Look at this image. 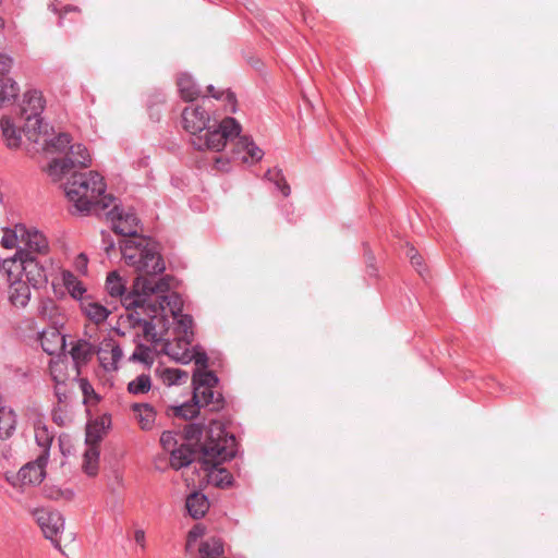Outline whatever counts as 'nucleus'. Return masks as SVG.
I'll list each match as a JSON object with an SVG mask.
<instances>
[{
	"label": "nucleus",
	"instance_id": "f257e3e1",
	"mask_svg": "<svg viewBox=\"0 0 558 558\" xmlns=\"http://www.w3.org/2000/svg\"><path fill=\"white\" fill-rule=\"evenodd\" d=\"M105 215L112 231L126 238L119 244L128 266L148 275H160L166 270L160 243L150 236L138 234L142 229L141 220L132 209L124 210L120 204L114 203Z\"/></svg>",
	"mask_w": 558,
	"mask_h": 558
},
{
	"label": "nucleus",
	"instance_id": "f03ea898",
	"mask_svg": "<svg viewBox=\"0 0 558 558\" xmlns=\"http://www.w3.org/2000/svg\"><path fill=\"white\" fill-rule=\"evenodd\" d=\"M236 453L238 441L234 434L228 433L222 422L210 420L206 429V439L195 461L208 473L217 487L227 488L232 485V474L220 465L231 461Z\"/></svg>",
	"mask_w": 558,
	"mask_h": 558
},
{
	"label": "nucleus",
	"instance_id": "7ed1b4c3",
	"mask_svg": "<svg viewBox=\"0 0 558 558\" xmlns=\"http://www.w3.org/2000/svg\"><path fill=\"white\" fill-rule=\"evenodd\" d=\"M104 178L94 171L74 173L64 184V193L78 213L99 215L117 201L111 194H105Z\"/></svg>",
	"mask_w": 558,
	"mask_h": 558
},
{
	"label": "nucleus",
	"instance_id": "20e7f679",
	"mask_svg": "<svg viewBox=\"0 0 558 558\" xmlns=\"http://www.w3.org/2000/svg\"><path fill=\"white\" fill-rule=\"evenodd\" d=\"M133 281V288L129 293L119 295L121 304L126 311L140 308L149 318H156L159 310H162V303H154L150 296L156 293H167L170 290V277L165 276L155 280L156 275L140 272Z\"/></svg>",
	"mask_w": 558,
	"mask_h": 558
},
{
	"label": "nucleus",
	"instance_id": "39448f33",
	"mask_svg": "<svg viewBox=\"0 0 558 558\" xmlns=\"http://www.w3.org/2000/svg\"><path fill=\"white\" fill-rule=\"evenodd\" d=\"M14 272L19 276L23 272L27 279L26 282L38 290L47 287L49 278L54 272V268L51 258H39L36 255H32V252L28 251H16Z\"/></svg>",
	"mask_w": 558,
	"mask_h": 558
},
{
	"label": "nucleus",
	"instance_id": "423d86ee",
	"mask_svg": "<svg viewBox=\"0 0 558 558\" xmlns=\"http://www.w3.org/2000/svg\"><path fill=\"white\" fill-rule=\"evenodd\" d=\"M242 126L238 120L227 117L213 130L208 125L204 135H198L193 140V145L198 150L221 151L228 141L240 136Z\"/></svg>",
	"mask_w": 558,
	"mask_h": 558
},
{
	"label": "nucleus",
	"instance_id": "0eeeda50",
	"mask_svg": "<svg viewBox=\"0 0 558 558\" xmlns=\"http://www.w3.org/2000/svg\"><path fill=\"white\" fill-rule=\"evenodd\" d=\"M177 433L173 430H165L160 436V444L162 448L170 452V465L174 470L189 466L196 460L201 452V447L193 444H178Z\"/></svg>",
	"mask_w": 558,
	"mask_h": 558
},
{
	"label": "nucleus",
	"instance_id": "6e6552de",
	"mask_svg": "<svg viewBox=\"0 0 558 558\" xmlns=\"http://www.w3.org/2000/svg\"><path fill=\"white\" fill-rule=\"evenodd\" d=\"M34 519L40 526L46 538L50 539L54 546H59L58 541L54 538L64 529V519L57 510H49L45 508L35 509L33 511Z\"/></svg>",
	"mask_w": 558,
	"mask_h": 558
},
{
	"label": "nucleus",
	"instance_id": "1a4fd4ad",
	"mask_svg": "<svg viewBox=\"0 0 558 558\" xmlns=\"http://www.w3.org/2000/svg\"><path fill=\"white\" fill-rule=\"evenodd\" d=\"M45 109V99L39 90L32 89L24 94L22 111L25 116L27 125L34 120V131L41 132L43 118Z\"/></svg>",
	"mask_w": 558,
	"mask_h": 558
},
{
	"label": "nucleus",
	"instance_id": "9d476101",
	"mask_svg": "<svg viewBox=\"0 0 558 558\" xmlns=\"http://www.w3.org/2000/svg\"><path fill=\"white\" fill-rule=\"evenodd\" d=\"M13 58L7 53H0V108L5 104L15 100L19 96V85L11 77L5 75L10 72Z\"/></svg>",
	"mask_w": 558,
	"mask_h": 558
},
{
	"label": "nucleus",
	"instance_id": "9b49d317",
	"mask_svg": "<svg viewBox=\"0 0 558 558\" xmlns=\"http://www.w3.org/2000/svg\"><path fill=\"white\" fill-rule=\"evenodd\" d=\"M100 365L107 372H113L118 369V363L123 356L121 347L110 337L104 338V340L96 347V352Z\"/></svg>",
	"mask_w": 558,
	"mask_h": 558
},
{
	"label": "nucleus",
	"instance_id": "f8f14e48",
	"mask_svg": "<svg viewBox=\"0 0 558 558\" xmlns=\"http://www.w3.org/2000/svg\"><path fill=\"white\" fill-rule=\"evenodd\" d=\"M210 122V116L202 106L186 107L182 111V124L186 132L196 135L205 131Z\"/></svg>",
	"mask_w": 558,
	"mask_h": 558
},
{
	"label": "nucleus",
	"instance_id": "ddd939ff",
	"mask_svg": "<svg viewBox=\"0 0 558 558\" xmlns=\"http://www.w3.org/2000/svg\"><path fill=\"white\" fill-rule=\"evenodd\" d=\"M9 282V301L17 308H24L31 300V289L26 281H22L19 275L13 274Z\"/></svg>",
	"mask_w": 558,
	"mask_h": 558
},
{
	"label": "nucleus",
	"instance_id": "4468645a",
	"mask_svg": "<svg viewBox=\"0 0 558 558\" xmlns=\"http://www.w3.org/2000/svg\"><path fill=\"white\" fill-rule=\"evenodd\" d=\"M174 327L173 331L177 336V347H181V343L185 345H191L194 341V331H193V317L190 314H178L177 317H173Z\"/></svg>",
	"mask_w": 558,
	"mask_h": 558
},
{
	"label": "nucleus",
	"instance_id": "2eb2a0df",
	"mask_svg": "<svg viewBox=\"0 0 558 558\" xmlns=\"http://www.w3.org/2000/svg\"><path fill=\"white\" fill-rule=\"evenodd\" d=\"M39 340L43 350L49 355L59 354L65 348V337L56 328L41 331Z\"/></svg>",
	"mask_w": 558,
	"mask_h": 558
},
{
	"label": "nucleus",
	"instance_id": "dca6fc26",
	"mask_svg": "<svg viewBox=\"0 0 558 558\" xmlns=\"http://www.w3.org/2000/svg\"><path fill=\"white\" fill-rule=\"evenodd\" d=\"M96 352V345L88 340L78 339L71 348L72 361L80 373V367L86 365Z\"/></svg>",
	"mask_w": 558,
	"mask_h": 558
},
{
	"label": "nucleus",
	"instance_id": "f3484780",
	"mask_svg": "<svg viewBox=\"0 0 558 558\" xmlns=\"http://www.w3.org/2000/svg\"><path fill=\"white\" fill-rule=\"evenodd\" d=\"M48 463H39L38 458L22 466L17 473L19 478L23 484L38 485L46 476V466Z\"/></svg>",
	"mask_w": 558,
	"mask_h": 558
},
{
	"label": "nucleus",
	"instance_id": "a211bd4d",
	"mask_svg": "<svg viewBox=\"0 0 558 558\" xmlns=\"http://www.w3.org/2000/svg\"><path fill=\"white\" fill-rule=\"evenodd\" d=\"M35 440L38 447L41 448V453L38 456V462L41 464L48 463L53 435L49 432L48 426L41 421H37L35 423Z\"/></svg>",
	"mask_w": 558,
	"mask_h": 558
},
{
	"label": "nucleus",
	"instance_id": "6ab92c4d",
	"mask_svg": "<svg viewBox=\"0 0 558 558\" xmlns=\"http://www.w3.org/2000/svg\"><path fill=\"white\" fill-rule=\"evenodd\" d=\"M199 396L198 392H193L192 399L179 405L168 407L166 413L168 416L181 417L184 420H192L199 414Z\"/></svg>",
	"mask_w": 558,
	"mask_h": 558
},
{
	"label": "nucleus",
	"instance_id": "aec40b11",
	"mask_svg": "<svg viewBox=\"0 0 558 558\" xmlns=\"http://www.w3.org/2000/svg\"><path fill=\"white\" fill-rule=\"evenodd\" d=\"M24 236L25 247L19 251H28L32 252V255L46 254L48 252V241L41 232L25 228Z\"/></svg>",
	"mask_w": 558,
	"mask_h": 558
},
{
	"label": "nucleus",
	"instance_id": "412c9836",
	"mask_svg": "<svg viewBox=\"0 0 558 558\" xmlns=\"http://www.w3.org/2000/svg\"><path fill=\"white\" fill-rule=\"evenodd\" d=\"M185 507L193 519H202L209 509V500L205 494L193 492L187 496Z\"/></svg>",
	"mask_w": 558,
	"mask_h": 558
},
{
	"label": "nucleus",
	"instance_id": "4be33fe9",
	"mask_svg": "<svg viewBox=\"0 0 558 558\" xmlns=\"http://www.w3.org/2000/svg\"><path fill=\"white\" fill-rule=\"evenodd\" d=\"M0 129L9 149H16L21 146L22 132L14 125L9 117H2L0 119Z\"/></svg>",
	"mask_w": 558,
	"mask_h": 558
},
{
	"label": "nucleus",
	"instance_id": "5701e85b",
	"mask_svg": "<svg viewBox=\"0 0 558 558\" xmlns=\"http://www.w3.org/2000/svg\"><path fill=\"white\" fill-rule=\"evenodd\" d=\"M17 424V415L10 407L0 405V439L5 440L13 436Z\"/></svg>",
	"mask_w": 558,
	"mask_h": 558
},
{
	"label": "nucleus",
	"instance_id": "b1692460",
	"mask_svg": "<svg viewBox=\"0 0 558 558\" xmlns=\"http://www.w3.org/2000/svg\"><path fill=\"white\" fill-rule=\"evenodd\" d=\"M177 84L180 97L184 101H193L201 96V87L189 73H181Z\"/></svg>",
	"mask_w": 558,
	"mask_h": 558
},
{
	"label": "nucleus",
	"instance_id": "393cba45",
	"mask_svg": "<svg viewBox=\"0 0 558 558\" xmlns=\"http://www.w3.org/2000/svg\"><path fill=\"white\" fill-rule=\"evenodd\" d=\"M226 400L221 392H215L214 388L204 387L199 392V405L208 408L211 412H219L225 408Z\"/></svg>",
	"mask_w": 558,
	"mask_h": 558
},
{
	"label": "nucleus",
	"instance_id": "a878e982",
	"mask_svg": "<svg viewBox=\"0 0 558 558\" xmlns=\"http://www.w3.org/2000/svg\"><path fill=\"white\" fill-rule=\"evenodd\" d=\"M110 421L105 417L95 420L86 425L85 442L89 447H97L102 439Z\"/></svg>",
	"mask_w": 558,
	"mask_h": 558
},
{
	"label": "nucleus",
	"instance_id": "bb28decb",
	"mask_svg": "<svg viewBox=\"0 0 558 558\" xmlns=\"http://www.w3.org/2000/svg\"><path fill=\"white\" fill-rule=\"evenodd\" d=\"M219 384V377L213 371L197 369L192 376L193 392H201L204 387L215 388Z\"/></svg>",
	"mask_w": 558,
	"mask_h": 558
},
{
	"label": "nucleus",
	"instance_id": "cd10ccee",
	"mask_svg": "<svg viewBox=\"0 0 558 558\" xmlns=\"http://www.w3.org/2000/svg\"><path fill=\"white\" fill-rule=\"evenodd\" d=\"M82 311L88 319L96 325L104 323L110 315V310L98 302L85 301L82 303Z\"/></svg>",
	"mask_w": 558,
	"mask_h": 558
},
{
	"label": "nucleus",
	"instance_id": "c85d7f7f",
	"mask_svg": "<svg viewBox=\"0 0 558 558\" xmlns=\"http://www.w3.org/2000/svg\"><path fill=\"white\" fill-rule=\"evenodd\" d=\"M198 551L202 558H217L223 555V542L217 536L209 537L201 543Z\"/></svg>",
	"mask_w": 558,
	"mask_h": 558
},
{
	"label": "nucleus",
	"instance_id": "c756f323",
	"mask_svg": "<svg viewBox=\"0 0 558 558\" xmlns=\"http://www.w3.org/2000/svg\"><path fill=\"white\" fill-rule=\"evenodd\" d=\"M132 410L138 414L141 427L143 429H151L155 420L156 411L149 403H134Z\"/></svg>",
	"mask_w": 558,
	"mask_h": 558
},
{
	"label": "nucleus",
	"instance_id": "7c9ffc66",
	"mask_svg": "<svg viewBox=\"0 0 558 558\" xmlns=\"http://www.w3.org/2000/svg\"><path fill=\"white\" fill-rule=\"evenodd\" d=\"M100 452L98 447H89L83 456V470L88 476H96L99 469Z\"/></svg>",
	"mask_w": 558,
	"mask_h": 558
},
{
	"label": "nucleus",
	"instance_id": "2f4dec72",
	"mask_svg": "<svg viewBox=\"0 0 558 558\" xmlns=\"http://www.w3.org/2000/svg\"><path fill=\"white\" fill-rule=\"evenodd\" d=\"M156 373L159 375L161 380L167 386H173L179 385L182 383L183 379L187 378V372L180 369V368H157Z\"/></svg>",
	"mask_w": 558,
	"mask_h": 558
},
{
	"label": "nucleus",
	"instance_id": "473e14b6",
	"mask_svg": "<svg viewBox=\"0 0 558 558\" xmlns=\"http://www.w3.org/2000/svg\"><path fill=\"white\" fill-rule=\"evenodd\" d=\"M62 276L63 283L68 289L70 295L75 300H81L83 294L86 292V289L83 286L82 281H80L77 277L69 270L63 271Z\"/></svg>",
	"mask_w": 558,
	"mask_h": 558
},
{
	"label": "nucleus",
	"instance_id": "72a5a7b5",
	"mask_svg": "<svg viewBox=\"0 0 558 558\" xmlns=\"http://www.w3.org/2000/svg\"><path fill=\"white\" fill-rule=\"evenodd\" d=\"M159 298L160 301L158 303H162L163 306L162 310H159V314L165 312L166 307L169 308L172 317H177L178 314L183 312V300L179 293L172 292L170 295H160Z\"/></svg>",
	"mask_w": 558,
	"mask_h": 558
},
{
	"label": "nucleus",
	"instance_id": "f704fd0d",
	"mask_svg": "<svg viewBox=\"0 0 558 558\" xmlns=\"http://www.w3.org/2000/svg\"><path fill=\"white\" fill-rule=\"evenodd\" d=\"M265 179L269 180L275 184L278 191L282 193L283 196H289L291 193L290 185L288 184L283 172L280 168L268 169L265 173Z\"/></svg>",
	"mask_w": 558,
	"mask_h": 558
},
{
	"label": "nucleus",
	"instance_id": "c9c22d12",
	"mask_svg": "<svg viewBox=\"0 0 558 558\" xmlns=\"http://www.w3.org/2000/svg\"><path fill=\"white\" fill-rule=\"evenodd\" d=\"M151 388V378L148 374H141L128 384V392L132 395L147 393Z\"/></svg>",
	"mask_w": 558,
	"mask_h": 558
},
{
	"label": "nucleus",
	"instance_id": "e433bc0d",
	"mask_svg": "<svg viewBox=\"0 0 558 558\" xmlns=\"http://www.w3.org/2000/svg\"><path fill=\"white\" fill-rule=\"evenodd\" d=\"M106 288L110 296L117 298L125 292V283L117 271H111L107 276Z\"/></svg>",
	"mask_w": 558,
	"mask_h": 558
},
{
	"label": "nucleus",
	"instance_id": "4c0bfd02",
	"mask_svg": "<svg viewBox=\"0 0 558 558\" xmlns=\"http://www.w3.org/2000/svg\"><path fill=\"white\" fill-rule=\"evenodd\" d=\"M239 145L242 147V149L246 153V155L254 161L262 160L264 156V151L262 148H259L252 137L250 136H242L239 138Z\"/></svg>",
	"mask_w": 558,
	"mask_h": 558
},
{
	"label": "nucleus",
	"instance_id": "58836bf2",
	"mask_svg": "<svg viewBox=\"0 0 558 558\" xmlns=\"http://www.w3.org/2000/svg\"><path fill=\"white\" fill-rule=\"evenodd\" d=\"M74 166H77L73 157H64L63 159H53L49 165L51 175L68 173Z\"/></svg>",
	"mask_w": 558,
	"mask_h": 558
},
{
	"label": "nucleus",
	"instance_id": "ea45409f",
	"mask_svg": "<svg viewBox=\"0 0 558 558\" xmlns=\"http://www.w3.org/2000/svg\"><path fill=\"white\" fill-rule=\"evenodd\" d=\"M70 153L72 157L75 159L77 166L82 168H86L90 165L92 158L88 153V149L83 144H74L70 146Z\"/></svg>",
	"mask_w": 558,
	"mask_h": 558
},
{
	"label": "nucleus",
	"instance_id": "a19ab883",
	"mask_svg": "<svg viewBox=\"0 0 558 558\" xmlns=\"http://www.w3.org/2000/svg\"><path fill=\"white\" fill-rule=\"evenodd\" d=\"M204 432L203 424L199 423H190L187 424L183 429V438L186 441L185 444H192V441H195L194 445H197L198 447H202L203 445H198L202 435Z\"/></svg>",
	"mask_w": 558,
	"mask_h": 558
},
{
	"label": "nucleus",
	"instance_id": "79ce46f5",
	"mask_svg": "<svg viewBox=\"0 0 558 558\" xmlns=\"http://www.w3.org/2000/svg\"><path fill=\"white\" fill-rule=\"evenodd\" d=\"M130 361L132 362H141L145 364L146 366L150 367L154 363V359L150 355V349L149 347L140 343L135 351L130 356Z\"/></svg>",
	"mask_w": 558,
	"mask_h": 558
},
{
	"label": "nucleus",
	"instance_id": "37998d69",
	"mask_svg": "<svg viewBox=\"0 0 558 558\" xmlns=\"http://www.w3.org/2000/svg\"><path fill=\"white\" fill-rule=\"evenodd\" d=\"M24 231L25 226L23 225H16L14 230L7 229L1 239L2 246L5 248H13L14 246H16L19 236L17 233L20 232L21 236L24 238Z\"/></svg>",
	"mask_w": 558,
	"mask_h": 558
},
{
	"label": "nucleus",
	"instance_id": "c03bdc74",
	"mask_svg": "<svg viewBox=\"0 0 558 558\" xmlns=\"http://www.w3.org/2000/svg\"><path fill=\"white\" fill-rule=\"evenodd\" d=\"M57 311L56 304L51 298H41L37 307V314L40 318L51 319Z\"/></svg>",
	"mask_w": 558,
	"mask_h": 558
},
{
	"label": "nucleus",
	"instance_id": "a18cd8bd",
	"mask_svg": "<svg viewBox=\"0 0 558 558\" xmlns=\"http://www.w3.org/2000/svg\"><path fill=\"white\" fill-rule=\"evenodd\" d=\"M80 386V389L84 396V402L86 403L88 400H94L96 402L100 401V396L96 393L93 385L85 377H81L76 379Z\"/></svg>",
	"mask_w": 558,
	"mask_h": 558
},
{
	"label": "nucleus",
	"instance_id": "49530a36",
	"mask_svg": "<svg viewBox=\"0 0 558 558\" xmlns=\"http://www.w3.org/2000/svg\"><path fill=\"white\" fill-rule=\"evenodd\" d=\"M191 353L193 356L192 361H194L201 369H206L208 367V355L199 344L194 345Z\"/></svg>",
	"mask_w": 558,
	"mask_h": 558
},
{
	"label": "nucleus",
	"instance_id": "de8ad7c7",
	"mask_svg": "<svg viewBox=\"0 0 558 558\" xmlns=\"http://www.w3.org/2000/svg\"><path fill=\"white\" fill-rule=\"evenodd\" d=\"M71 136L68 133H60L50 140L49 145L58 151L70 148Z\"/></svg>",
	"mask_w": 558,
	"mask_h": 558
},
{
	"label": "nucleus",
	"instance_id": "09e8293b",
	"mask_svg": "<svg viewBox=\"0 0 558 558\" xmlns=\"http://www.w3.org/2000/svg\"><path fill=\"white\" fill-rule=\"evenodd\" d=\"M52 380L54 381V396L58 399L59 403H64L68 400L66 393V385L64 380H60L58 376L52 375Z\"/></svg>",
	"mask_w": 558,
	"mask_h": 558
},
{
	"label": "nucleus",
	"instance_id": "8fccbe9b",
	"mask_svg": "<svg viewBox=\"0 0 558 558\" xmlns=\"http://www.w3.org/2000/svg\"><path fill=\"white\" fill-rule=\"evenodd\" d=\"M15 265H16V253L11 258H0V272H4L8 277V281H11V277H13V274L15 271Z\"/></svg>",
	"mask_w": 558,
	"mask_h": 558
},
{
	"label": "nucleus",
	"instance_id": "3c124183",
	"mask_svg": "<svg viewBox=\"0 0 558 558\" xmlns=\"http://www.w3.org/2000/svg\"><path fill=\"white\" fill-rule=\"evenodd\" d=\"M179 349H182V352L179 353H174L172 355V359L178 362V363H181L183 365H186L189 364L192 360H193V356H192V353H191V350H190V345H185L184 343H181V347H178Z\"/></svg>",
	"mask_w": 558,
	"mask_h": 558
},
{
	"label": "nucleus",
	"instance_id": "603ef678",
	"mask_svg": "<svg viewBox=\"0 0 558 558\" xmlns=\"http://www.w3.org/2000/svg\"><path fill=\"white\" fill-rule=\"evenodd\" d=\"M101 235V248L109 256L110 252L114 248L116 242L109 231L102 230Z\"/></svg>",
	"mask_w": 558,
	"mask_h": 558
},
{
	"label": "nucleus",
	"instance_id": "864d4df0",
	"mask_svg": "<svg viewBox=\"0 0 558 558\" xmlns=\"http://www.w3.org/2000/svg\"><path fill=\"white\" fill-rule=\"evenodd\" d=\"M142 314L145 315V313L140 308H133L130 311L128 314V320L131 327L134 328L142 325V323L146 319L142 316Z\"/></svg>",
	"mask_w": 558,
	"mask_h": 558
},
{
	"label": "nucleus",
	"instance_id": "5fc2aeb1",
	"mask_svg": "<svg viewBox=\"0 0 558 558\" xmlns=\"http://www.w3.org/2000/svg\"><path fill=\"white\" fill-rule=\"evenodd\" d=\"M154 102V106L157 108L162 109L165 102H166V95L162 90H155L151 94H149L147 98V105H151Z\"/></svg>",
	"mask_w": 558,
	"mask_h": 558
},
{
	"label": "nucleus",
	"instance_id": "6e6d98bb",
	"mask_svg": "<svg viewBox=\"0 0 558 558\" xmlns=\"http://www.w3.org/2000/svg\"><path fill=\"white\" fill-rule=\"evenodd\" d=\"M364 255H365L367 268L369 269V271H368L369 276H376L377 269L374 266L375 256L371 252V250L366 243L364 244Z\"/></svg>",
	"mask_w": 558,
	"mask_h": 558
},
{
	"label": "nucleus",
	"instance_id": "4d7b16f0",
	"mask_svg": "<svg viewBox=\"0 0 558 558\" xmlns=\"http://www.w3.org/2000/svg\"><path fill=\"white\" fill-rule=\"evenodd\" d=\"M153 319L154 318H149L146 316V319L142 323L141 326L143 327V331L146 336H151L153 338H155L156 337V332H155L156 326L153 323Z\"/></svg>",
	"mask_w": 558,
	"mask_h": 558
},
{
	"label": "nucleus",
	"instance_id": "13d9d810",
	"mask_svg": "<svg viewBox=\"0 0 558 558\" xmlns=\"http://www.w3.org/2000/svg\"><path fill=\"white\" fill-rule=\"evenodd\" d=\"M205 533V529L201 524L194 525L187 534L189 542H194L202 537Z\"/></svg>",
	"mask_w": 558,
	"mask_h": 558
},
{
	"label": "nucleus",
	"instance_id": "bf43d9fd",
	"mask_svg": "<svg viewBox=\"0 0 558 558\" xmlns=\"http://www.w3.org/2000/svg\"><path fill=\"white\" fill-rule=\"evenodd\" d=\"M222 99L231 107V112H236V96L233 92L230 89L226 90Z\"/></svg>",
	"mask_w": 558,
	"mask_h": 558
},
{
	"label": "nucleus",
	"instance_id": "052dcab7",
	"mask_svg": "<svg viewBox=\"0 0 558 558\" xmlns=\"http://www.w3.org/2000/svg\"><path fill=\"white\" fill-rule=\"evenodd\" d=\"M161 110L160 108H157L154 106V102L151 105H147V111L149 114V118L154 122H159L161 118Z\"/></svg>",
	"mask_w": 558,
	"mask_h": 558
},
{
	"label": "nucleus",
	"instance_id": "680f3d73",
	"mask_svg": "<svg viewBox=\"0 0 558 558\" xmlns=\"http://www.w3.org/2000/svg\"><path fill=\"white\" fill-rule=\"evenodd\" d=\"M215 168L220 170V171H226L228 172L230 170V160L228 158H225V157H217L215 159Z\"/></svg>",
	"mask_w": 558,
	"mask_h": 558
},
{
	"label": "nucleus",
	"instance_id": "e2e57ef3",
	"mask_svg": "<svg viewBox=\"0 0 558 558\" xmlns=\"http://www.w3.org/2000/svg\"><path fill=\"white\" fill-rule=\"evenodd\" d=\"M411 264L416 268V270L422 274L423 270V257L418 253H414V255H410Z\"/></svg>",
	"mask_w": 558,
	"mask_h": 558
},
{
	"label": "nucleus",
	"instance_id": "0e129e2a",
	"mask_svg": "<svg viewBox=\"0 0 558 558\" xmlns=\"http://www.w3.org/2000/svg\"><path fill=\"white\" fill-rule=\"evenodd\" d=\"M134 541L136 544H138L142 548H145V532L144 530H136L134 532Z\"/></svg>",
	"mask_w": 558,
	"mask_h": 558
},
{
	"label": "nucleus",
	"instance_id": "69168bd1",
	"mask_svg": "<svg viewBox=\"0 0 558 558\" xmlns=\"http://www.w3.org/2000/svg\"><path fill=\"white\" fill-rule=\"evenodd\" d=\"M207 92H208L209 96L215 99H222L223 95H225V90L218 92V90H216L215 86L211 84L207 86Z\"/></svg>",
	"mask_w": 558,
	"mask_h": 558
},
{
	"label": "nucleus",
	"instance_id": "338daca9",
	"mask_svg": "<svg viewBox=\"0 0 558 558\" xmlns=\"http://www.w3.org/2000/svg\"><path fill=\"white\" fill-rule=\"evenodd\" d=\"M5 27V22L3 17L0 16V37H3V29Z\"/></svg>",
	"mask_w": 558,
	"mask_h": 558
},
{
	"label": "nucleus",
	"instance_id": "774afa93",
	"mask_svg": "<svg viewBox=\"0 0 558 558\" xmlns=\"http://www.w3.org/2000/svg\"><path fill=\"white\" fill-rule=\"evenodd\" d=\"M414 253H417V251L414 247H410L408 251V256L410 257V255H414Z\"/></svg>",
	"mask_w": 558,
	"mask_h": 558
}]
</instances>
